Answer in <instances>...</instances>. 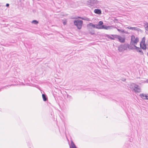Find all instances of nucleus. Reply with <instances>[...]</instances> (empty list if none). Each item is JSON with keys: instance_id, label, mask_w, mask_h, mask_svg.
Listing matches in <instances>:
<instances>
[{"instance_id": "f257e3e1", "label": "nucleus", "mask_w": 148, "mask_h": 148, "mask_svg": "<svg viewBox=\"0 0 148 148\" xmlns=\"http://www.w3.org/2000/svg\"><path fill=\"white\" fill-rule=\"evenodd\" d=\"M130 88H132L136 92H140V89L139 86L135 84L132 83L130 86Z\"/></svg>"}, {"instance_id": "f03ea898", "label": "nucleus", "mask_w": 148, "mask_h": 148, "mask_svg": "<svg viewBox=\"0 0 148 148\" xmlns=\"http://www.w3.org/2000/svg\"><path fill=\"white\" fill-rule=\"evenodd\" d=\"M129 45L127 44L121 45L118 47V50L119 51L121 52L125 50H126L127 48L129 47Z\"/></svg>"}, {"instance_id": "7ed1b4c3", "label": "nucleus", "mask_w": 148, "mask_h": 148, "mask_svg": "<svg viewBox=\"0 0 148 148\" xmlns=\"http://www.w3.org/2000/svg\"><path fill=\"white\" fill-rule=\"evenodd\" d=\"M74 23L75 25L77 26L78 29H80L82 27L83 21H82L79 20H75L74 21Z\"/></svg>"}, {"instance_id": "20e7f679", "label": "nucleus", "mask_w": 148, "mask_h": 148, "mask_svg": "<svg viewBox=\"0 0 148 148\" xmlns=\"http://www.w3.org/2000/svg\"><path fill=\"white\" fill-rule=\"evenodd\" d=\"M138 38L136 37L135 38V36L134 35H132L131 37V44L135 45V44H137V43L138 42Z\"/></svg>"}, {"instance_id": "39448f33", "label": "nucleus", "mask_w": 148, "mask_h": 148, "mask_svg": "<svg viewBox=\"0 0 148 148\" xmlns=\"http://www.w3.org/2000/svg\"><path fill=\"white\" fill-rule=\"evenodd\" d=\"M112 36L115 37V38H117L119 40V41L122 43H124L125 41V38H123L121 36L116 35H111Z\"/></svg>"}, {"instance_id": "423d86ee", "label": "nucleus", "mask_w": 148, "mask_h": 148, "mask_svg": "<svg viewBox=\"0 0 148 148\" xmlns=\"http://www.w3.org/2000/svg\"><path fill=\"white\" fill-rule=\"evenodd\" d=\"M87 2L89 4H90L91 5L97 4L99 3V1L97 0H89Z\"/></svg>"}, {"instance_id": "0eeeda50", "label": "nucleus", "mask_w": 148, "mask_h": 148, "mask_svg": "<svg viewBox=\"0 0 148 148\" xmlns=\"http://www.w3.org/2000/svg\"><path fill=\"white\" fill-rule=\"evenodd\" d=\"M103 23L102 21H100L98 23V24L97 25L96 28L98 29H102V24Z\"/></svg>"}, {"instance_id": "6e6552de", "label": "nucleus", "mask_w": 148, "mask_h": 148, "mask_svg": "<svg viewBox=\"0 0 148 148\" xmlns=\"http://www.w3.org/2000/svg\"><path fill=\"white\" fill-rule=\"evenodd\" d=\"M134 47H135V49H136V51L138 52H139L140 53H141V54L142 55H143L144 54V53L143 52L142 50L141 49V48L137 47L135 45H134Z\"/></svg>"}, {"instance_id": "1a4fd4ad", "label": "nucleus", "mask_w": 148, "mask_h": 148, "mask_svg": "<svg viewBox=\"0 0 148 148\" xmlns=\"http://www.w3.org/2000/svg\"><path fill=\"white\" fill-rule=\"evenodd\" d=\"M127 28L130 29H132V30H135V31H138L139 30V29L138 27H132L130 26H129L127 27Z\"/></svg>"}, {"instance_id": "9d476101", "label": "nucleus", "mask_w": 148, "mask_h": 148, "mask_svg": "<svg viewBox=\"0 0 148 148\" xmlns=\"http://www.w3.org/2000/svg\"><path fill=\"white\" fill-rule=\"evenodd\" d=\"M143 99H146L147 95L145 94H140L139 95Z\"/></svg>"}, {"instance_id": "9b49d317", "label": "nucleus", "mask_w": 148, "mask_h": 148, "mask_svg": "<svg viewBox=\"0 0 148 148\" xmlns=\"http://www.w3.org/2000/svg\"><path fill=\"white\" fill-rule=\"evenodd\" d=\"M94 12L97 14H101V12L100 9H95L94 10Z\"/></svg>"}, {"instance_id": "f8f14e48", "label": "nucleus", "mask_w": 148, "mask_h": 148, "mask_svg": "<svg viewBox=\"0 0 148 148\" xmlns=\"http://www.w3.org/2000/svg\"><path fill=\"white\" fill-rule=\"evenodd\" d=\"M117 30L120 33H125V34H128V33L127 32L125 31L123 29H118V28H117Z\"/></svg>"}, {"instance_id": "ddd939ff", "label": "nucleus", "mask_w": 148, "mask_h": 148, "mask_svg": "<svg viewBox=\"0 0 148 148\" xmlns=\"http://www.w3.org/2000/svg\"><path fill=\"white\" fill-rule=\"evenodd\" d=\"M140 47L143 50H145L146 49V47L145 43L140 44Z\"/></svg>"}, {"instance_id": "4468645a", "label": "nucleus", "mask_w": 148, "mask_h": 148, "mask_svg": "<svg viewBox=\"0 0 148 148\" xmlns=\"http://www.w3.org/2000/svg\"><path fill=\"white\" fill-rule=\"evenodd\" d=\"M106 37L112 40H115V37H114L113 36H112L111 35L110 36L109 35L106 34Z\"/></svg>"}, {"instance_id": "2eb2a0df", "label": "nucleus", "mask_w": 148, "mask_h": 148, "mask_svg": "<svg viewBox=\"0 0 148 148\" xmlns=\"http://www.w3.org/2000/svg\"><path fill=\"white\" fill-rule=\"evenodd\" d=\"M70 148H77L75 145L72 141H71V143Z\"/></svg>"}, {"instance_id": "dca6fc26", "label": "nucleus", "mask_w": 148, "mask_h": 148, "mask_svg": "<svg viewBox=\"0 0 148 148\" xmlns=\"http://www.w3.org/2000/svg\"><path fill=\"white\" fill-rule=\"evenodd\" d=\"M78 18H80L82 20H85V21H89L90 20L89 18L86 17H78Z\"/></svg>"}, {"instance_id": "f3484780", "label": "nucleus", "mask_w": 148, "mask_h": 148, "mask_svg": "<svg viewBox=\"0 0 148 148\" xmlns=\"http://www.w3.org/2000/svg\"><path fill=\"white\" fill-rule=\"evenodd\" d=\"M42 97L44 101H46L47 100V97L44 94H42Z\"/></svg>"}, {"instance_id": "a211bd4d", "label": "nucleus", "mask_w": 148, "mask_h": 148, "mask_svg": "<svg viewBox=\"0 0 148 148\" xmlns=\"http://www.w3.org/2000/svg\"><path fill=\"white\" fill-rule=\"evenodd\" d=\"M110 26H106L104 25H102V29H108L110 28Z\"/></svg>"}, {"instance_id": "6ab92c4d", "label": "nucleus", "mask_w": 148, "mask_h": 148, "mask_svg": "<svg viewBox=\"0 0 148 148\" xmlns=\"http://www.w3.org/2000/svg\"><path fill=\"white\" fill-rule=\"evenodd\" d=\"M88 26H90L94 28L96 27V26L95 25L93 24L92 23H90L88 24Z\"/></svg>"}, {"instance_id": "aec40b11", "label": "nucleus", "mask_w": 148, "mask_h": 148, "mask_svg": "<svg viewBox=\"0 0 148 148\" xmlns=\"http://www.w3.org/2000/svg\"><path fill=\"white\" fill-rule=\"evenodd\" d=\"M145 37H144L142 38V40L141 41V42L140 44H144V43H145Z\"/></svg>"}, {"instance_id": "412c9836", "label": "nucleus", "mask_w": 148, "mask_h": 148, "mask_svg": "<svg viewBox=\"0 0 148 148\" xmlns=\"http://www.w3.org/2000/svg\"><path fill=\"white\" fill-rule=\"evenodd\" d=\"M32 23L34 24H37L38 23V22L36 20H34L32 22Z\"/></svg>"}, {"instance_id": "4be33fe9", "label": "nucleus", "mask_w": 148, "mask_h": 148, "mask_svg": "<svg viewBox=\"0 0 148 148\" xmlns=\"http://www.w3.org/2000/svg\"><path fill=\"white\" fill-rule=\"evenodd\" d=\"M12 85H13V84H12V85H9L7 86H4V87H3V88H0V91H1L2 89L3 88H7V87H9L11 86H12Z\"/></svg>"}, {"instance_id": "5701e85b", "label": "nucleus", "mask_w": 148, "mask_h": 148, "mask_svg": "<svg viewBox=\"0 0 148 148\" xmlns=\"http://www.w3.org/2000/svg\"><path fill=\"white\" fill-rule=\"evenodd\" d=\"M145 29L146 30H147L148 31V23H146L145 24Z\"/></svg>"}, {"instance_id": "b1692460", "label": "nucleus", "mask_w": 148, "mask_h": 148, "mask_svg": "<svg viewBox=\"0 0 148 148\" xmlns=\"http://www.w3.org/2000/svg\"><path fill=\"white\" fill-rule=\"evenodd\" d=\"M67 97L69 100H71L72 99V96L68 95H67Z\"/></svg>"}, {"instance_id": "393cba45", "label": "nucleus", "mask_w": 148, "mask_h": 148, "mask_svg": "<svg viewBox=\"0 0 148 148\" xmlns=\"http://www.w3.org/2000/svg\"><path fill=\"white\" fill-rule=\"evenodd\" d=\"M4 7V6H0V10H2Z\"/></svg>"}, {"instance_id": "a878e982", "label": "nucleus", "mask_w": 148, "mask_h": 148, "mask_svg": "<svg viewBox=\"0 0 148 148\" xmlns=\"http://www.w3.org/2000/svg\"><path fill=\"white\" fill-rule=\"evenodd\" d=\"M6 6L7 7H9V4L8 3H7L6 5Z\"/></svg>"}, {"instance_id": "bb28decb", "label": "nucleus", "mask_w": 148, "mask_h": 148, "mask_svg": "<svg viewBox=\"0 0 148 148\" xmlns=\"http://www.w3.org/2000/svg\"><path fill=\"white\" fill-rule=\"evenodd\" d=\"M66 22H65V21H64L63 22V24L64 25H65L66 24Z\"/></svg>"}, {"instance_id": "cd10ccee", "label": "nucleus", "mask_w": 148, "mask_h": 148, "mask_svg": "<svg viewBox=\"0 0 148 148\" xmlns=\"http://www.w3.org/2000/svg\"><path fill=\"white\" fill-rule=\"evenodd\" d=\"M86 89V90H88V91L90 90V88H87V89Z\"/></svg>"}, {"instance_id": "c85d7f7f", "label": "nucleus", "mask_w": 148, "mask_h": 148, "mask_svg": "<svg viewBox=\"0 0 148 148\" xmlns=\"http://www.w3.org/2000/svg\"><path fill=\"white\" fill-rule=\"evenodd\" d=\"M90 33L91 34H94V32H90Z\"/></svg>"}, {"instance_id": "c756f323", "label": "nucleus", "mask_w": 148, "mask_h": 148, "mask_svg": "<svg viewBox=\"0 0 148 148\" xmlns=\"http://www.w3.org/2000/svg\"><path fill=\"white\" fill-rule=\"evenodd\" d=\"M146 99H148V96H147V97L146 98Z\"/></svg>"}, {"instance_id": "7c9ffc66", "label": "nucleus", "mask_w": 148, "mask_h": 148, "mask_svg": "<svg viewBox=\"0 0 148 148\" xmlns=\"http://www.w3.org/2000/svg\"><path fill=\"white\" fill-rule=\"evenodd\" d=\"M146 82L148 83V79L147 80Z\"/></svg>"}, {"instance_id": "2f4dec72", "label": "nucleus", "mask_w": 148, "mask_h": 148, "mask_svg": "<svg viewBox=\"0 0 148 148\" xmlns=\"http://www.w3.org/2000/svg\"><path fill=\"white\" fill-rule=\"evenodd\" d=\"M147 56H148V52L147 53Z\"/></svg>"}]
</instances>
